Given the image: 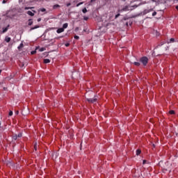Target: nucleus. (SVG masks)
<instances>
[{
  "mask_svg": "<svg viewBox=\"0 0 178 178\" xmlns=\"http://www.w3.org/2000/svg\"><path fill=\"white\" fill-rule=\"evenodd\" d=\"M139 61L143 66H147L149 62V58L147 56H142L140 58Z\"/></svg>",
  "mask_w": 178,
  "mask_h": 178,
  "instance_id": "1",
  "label": "nucleus"
},
{
  "mask_svg": "<svg viewBox=\"0 0 178 178\" xmlns=\"http://www.w3.org/2000/svg\"><path fill=\"white\" fill-rule=\"evenodd\" d=\"M154 11V8H149V9H145L143 10V15H145L151 12Z\"/></svg>",
  "mask_w": 178,
  "mask_h": 178,
  "instance_id": "2",
  "label": "nucleus"
},
{
  "mask_svg": "<svg viewBox=\"0 0 178 178\" xmlns=\"http://www.w3.org/2000/svg\"><path fill=\"white\" fill-rule=\"evenodd\" d=\"M87 101H88L89 103L93 104V103H95V102H96L97 101V99L96 97H93V99H91V98L87 99Z\"/></svg>",
  "mask_w": 178,
  "mask_h": 178,
  "instance_id": "3",
  "label": "nucleus"
},
{
  "mask_svg": "<svg viewBox=\"0 0 178 178\" xmlns=\"http://www.w3.org/2000/svg\"><path fill=\"white\" fill-rule=\"evenodd\" d=\"M39 28H40L39 25H35L34 26L30 28L29 31L31 32L32 31L35 30Z\"/></svg>",
  "mask_w": 178,
  "mask_h": 178,
  "instance_id": "4",
  "label": "nucleus"
},
{
  "mask_svg": "<svg viewBox=\"0 0 178 178\" xmlns=\"http://www.w3.org/2000/svg\"><path fill=\"white\" fill-rule=\"evenodd\" d=\"M65 31V29L64 28H58L57 30H56V33H63Z\"/></svg>",
  "mask_w": 178,
  "mask_h": 178,
  "instance_id": "5",
  "label": "nucleus"
},
{
  "mask_svg": "<svg viewBox=\"0 0 178 178\" xmlns=\"http://www.w3.org/2000/svg\"><path fill=\"white\" fill-rule=\"evenodd\" d=\"M10 25H8L6 27L2 28V33H5L8 31Z\"/></svg>",
  "mask_w": 178,
  "mask_h": 178,
  "instance_id": "6",
  "label": "nucleus"
},
{
  "mask_svg": "<svg viewBox=\"0 0 178 178\" xmlns=\"http://www.w3.org/2000/svg\"><path fill=\"white\" fill-rule=\"evenodd\" d=\"M4 41L7 43H9L11 41V38L8 36H6L4 38Z\"/></svg>",
  "mask_w": 178,
  "mask_h": 178,
  "instance_id": "7",
  "label": "nucleus"
},
{
  "mask_svg": "<svg viewBox=\"0 0 178 178\" xmlns=\"http://www.w3.org/2000/svg\"><path fill=\"white\" fill-rule=\"evenodd\" d=\"M33 24V19H28V26H32Z\"/></svg>",
  "mask_w": 178,
  "mask_h": 178,
  "instance_id": "8",
  "label": "nucleus"
},
{
  "mask_svg": "<svg viewBox=\"0 0 178 178\" xmlns=\"http://www.w3.org/2000/svg\"><path fill=\"white\" fill-rule=\"evenodd\" d=\"M26 13H27L28 15H29L31 17H33L35 15L34 13H33L31 10H28Z\"/></svg>",
  "mask_w": 178,
  "mask_h": 178,
  "instance_id": "9",
  "label": "nucleus"
},
{
  "mask_svg": "<svg viewBox=\"0 0 178 178\" xmlns=\"http://www.w3.org/2000/svg\"><path fill=\"white\" fill-rule=\"evenodd\" d=\"M175 42V39L174 38H171L169 41H168V43L170 44V43H173Z\"/></svg>",
  "mask_w": 178,
  "mask_h": 178,
  "instance_id": "10",
  "label": "nucleus"
},
{
  "mask_svg": "<svg viewBox=\"0 0 178 178\" xmlns=\"http://www.w3.org/2000/svg\"><path fill=\"white\" fill-rule=\"evenodd\" d=\"M23 47H24V44H23L22 42H21V43L19 44V45L17 47V49H18V50H20V49H22Z\"/></svg>",
  "mask_w": 178,
  "mask_h": 178,
  "instance_id": "11",
  "label": "nucleus"
},
{
  "mask_svg": "<svg viewBox=\"0 0 178 178\" xmlns=\"http://www.w3.org/2000/svg\"><path fill=\"white\" fill-rule=\"evenodd\" d=\"M43 61H44V63L45 64L49 63L51 62L50 59L49 58H44Z\"/></svg>",
  "mask_w": 178,
  "mask_h": 178,
  "instance_id": "12",
  "label": "nucleus"
},
{
  "mask_svg": "<svg viewBox=\"0 0 178 178\" xmlns=\"http://www.w3.org/2000/svg\"><path fill=\"white\" fill-rule=\"evenodd\" d=\"M67 27H68V23H65V24H63V30L67 29Z\"/></svg>",
  "mask_w": 178,
  "mask_h": 178,
  "instance_id": "13",
  "label": "nucleus"
},
{
  "mask_svg": "<svg viewBox=\"0 0 178 178\" xmlns=\"http://www.w3.org/2000/svg\"><path fill=\"white\" fill-rule=\"evenodd\" d=\"M134 65L137 66V67H140V62H134Z\"/></svg>",
  "mask_w": 178,
  "mask_h": 178,
  "instance_id": "14",
  "label": "nucleus"
},
{
  "mask_svg": "<svg viewBox=\"0 0 178 178\" xmlns=\"http://www.w3.org/2000/svg\"><path fill=\"white\" fill-rule=\"evenodd\" d=\"M60 6L59 4H55V5L53 6L54 9H56V8H60Z\"/></svg>",
  "mask_w": 178,
  "mask_h": 178,
  "instance_id": "15",
  "label": "nucleus"
},
{
  "mask_svg": "<svg viewBox=\"0 0 178 178\" xmlns=\"http://www.w3.org/2000/svg\"><path fill=\"white\" fill-rule=\"evenodd\" d=\"M82 13H84V14L87 13H88L87 8H83L82 9Z\"/></svg>",
  "mask_w": 178,
  "mask_h": 178,
  "instance_id": "16",
  "label": "nucleus"
},
{
  "mask_svg": "<svg viewBox=\"0 0 178 178\" xmlns=\"http://www.w3.org/2000/svg\"><path fill=\"white\" fill-rule=\"evenodd\" d=\"M136 154L137 156H139L141 154V150L137 149L136 152Z\"/></svg>",
  "mask_w": 178,
  "mask_h": 178,
  "instance_id": "17",
  "label": "nucleus"
},
{
  "mask_svg": "<svg viewBox=\"0 0 178 178\" xmlns=\"http://www.w3.org/2000/svg\"><path fill=\"white\" fill-rule=\"evenodd\" d=\"M45 50H46L45 47H41L39 49V51H40V52L44 51Z\"/></svg>",
  "mask_w": 178,
  "mask_h": 178,
  "instance_id": "18",
  "label": "nucleus"
},
{
  "mask_svg": "<svg viewBox=\"0 0 178 178\" xmlns=\"http://www.w3.org/2000/svg\"><path fill=\"white\" fill-rule=\"evenodd\" d=\"M169 113L170 115H174V114H175V110H170Z\"/></svg>",
  "mask_w": 178,
  "mask_h": 178,
  "instance_id": "19",
  "label": "nucleus"
},
{
  "mask_svg": "<svg viewBox=\"0 0 178 178\" xmlns=\"http://www.w3.org/2000/svg\"><path fill=\"white\" fill-rule=\"evenodd\" d=\"M84 3V2H79V3L76 4V7H79L80 6L83 5Z\"/></svg>",
  "mask_w": 178,
  "mask_h": 178,
  "instance_id": "20",
  "label": "nucleus"
},
{
  "mask_svg": "<svg viewBox=\"0 0 178 178\" xmlns=\"http://www.w3.org/2000/svg\"><path fill=\"white\" fill-rule=\"evenodd\" d=\"M13 139L14 140H17V135L15 134L13 136Z\"/></svg>",
  "mask_w": 178,
  "mask_h": 178,
  "instance_id": "21",
  "label": "nucleus"
},
{
  "mask_svg": "<svg viewBox=\"0 0 178 178\" xmlns=\"http://www.w3.org/2000/svg\"><path fill=\"white\" fill-rule=\"evenodd\" d=\"M34 149H35V151H37V149H38V143L34 144Z\"/></svg>",
  "mask_w": 178,
  "mask_h": 178,
  "instance_id": "22",
  "label": "nucleus"
},
{
  "mask_svg": "<svg viewBox=\"0 0 178 178\" xmlns=\"http://www.w3.org/2000/svg\"><path fill=\"white\" fill-rule=\"evenodd\" d=\"M22 134L19 133L18 135H17V138H22Z\"/></svg>",
  "mask_w": 178,
  "mask_h": 178,
  "instance_id": "23",
  "label": "nucleus"
},
{
  "mask_svg": "<svg viewBox=\"0 0 178 178\" xmlns=\"http://www.w3.org/2000/svg\"><path fill=\"white\" fill-rule=\"evenodd\" d=\"M156 15H157V12H156V11H154V12L152 13V16H153V17H155Z\"/></svg>",
  "mask_w": 178,
  "mask_h": 178,
  "instance_id": "24",
  "label": "nucleus"
},
{
  "mask_svg": "<svg viewBox=\"0 0 178 178\" xmlns=\"http://www.w3.org/2000/svg\"><path fill=\"white\" fill-rule=\"evenodd\" d=\"M36 54V50H34V51H31V55H34V54Z\"/></svg>",
  "mask_w": 178,
  "mask_h": 178,
  "instance_id": "25",
  "label": "nucleus"
},
{
  "mask_svg": "<svg viewBox=\"0 0 178 178\" xmlns=\"http://www.w3.org/2000/svg\"><path fill=\"white\" fill-rule=\"evenodd\" d=\"M120 16V13L115 15V19H118Z\"/></svg>",
  "mask_w": 178,
  "mask_h": 178,
  "instance_id": "26",
  "label": "nucleus"
},
{
  "mask_svg": "<svg viewBox=\"0 0 178 178\" xmlns=\"http://www.w3.org/2000/svg\"><path fill=\"white\" fill-rule=\"evenodd\" d=\"M74 38L75 40H79V35H74Z\"/></svg>",
  "mask_w": 178,
  "mask_h": 178,
  "instance_id": "27",
  "label": "nucleus"
},
{
  "mask_svg": "<svg viewBox=\"0 0 178 178\" xmlns=\"http://www.w3.org/2000/svg\"><path fill=\"white\" fill-rule=\"evenodd\" d=\"M13 115V111H9L8 115H9V116H12Z\"/></svg>",
  "mask_w": 178,
  "mask_h": 178,
  "instance_id": "28",
  "label": "nucleus"
},
{
  "mask_svg": "<svg viewBox=\"0 0 178 178\" xmlns=\"http://www.w3.org/2000/svg\"><path fill=\"white\" fill-rule=\"evenodd\" d=\"M164 44L163 42H161V44H158L157 47H161Z\"/></svg>",
  "mask_w": 178,
  "mask_h": 178,
  "instance_id": "29",
  "label": "nucleus"
},
{
  "mask_svg": "<svg viewBox=\"0 0 178 178\" xmlns=\"http://www.w3.org/2000/svg\"><path fill=\"white\" fill-rule=\"evenodd\" d=\"M71 5H72L71 3H67L66 4V6H67V7H70Z\"/></svg>",
  "mask_w": 178,
  "mask_h": 178,
  "instance_id": "30",
  "label": "nucleus"
},
{
  "mask_svg": "<svg viewBox=\"0 0 178 178\" xmlns=\"http://www.w3.org/2000/svg\"><path fill=\"white\" fill-rule=\"evenodd\" d=\"M41 20H42V19H41V18H38V19H37V22H41Z\"/></svg>",
  "mask_w": 178,
  "mask_h": 178,
  "instance_id": "31",
  "label": "nucleus"
},
{
  "mask_svg": "<svg viewBox=\"0 0 178 178\" xmlns=\"http://www.w3.org/2000/svg\"><path fill=\"white\" fill-rule=\"evenodd\" d=\"M121 11H127V8H124L121 10Z\"/></svg>",
  "mask_w": 178,
  "mask_h": 178,
  "instance_id": "32",
  "label": "nucleus"
},
{
  "mask_svg": "<svg viewBox=\"0 0 178 178\" xmlns=\"http://www.w3.org/2000/svg\"><path fill=\"white\" fill-rule=\"evenodd\" d=\"M88 19V17H84V20L87 21Z\"/></svg>",
  "mask_w": 178,
  "mask_h": 178,
  "instance_id": "33",
  "label": "nucleus"
},
{
  "mask_svg": "<svg viewBox=\"0 0 178 178\" xmlns=\"http://www.w3.org/2000/svg\"><path fill=\"white\" fill-rule=\"evenodd\" d=\"M41 11H42V12H45V11H46V9H45V8H42V9L41 10Z\"/></svg>",
  "mask_w": 178,
  "mask_h": 178,
  "instance_id": "34",
  "label": "nucleus"
},
{
  "mask_svg": "<svg viewBox=\"0 0 178 178\" xmlns=\"http://www.w3.org/2000/svg\"><path fill=\"white\" fill-rule=\"evenodd\" d=\"M70 46V43H66L65 44V47H69Z\"/></svg>",
  "mask_w": 178,
  "mask_h": 178,
  "instance_id": "35",
  "label": "nucleus"
},
{
  "mask_svg": "<svg viewBox=\"0 0 178 178\" xmlns=\"http://www.w3.org/2000/svg\"><path fill=\"white\" fill-rule=\"evenodd\" d=\"M2 3H6V0H3Z\"/></svg>",
  "mask_w": 178,
  "mask_h": 178,
  "instance_id": "36",
  "label": "nucleus"
},
{
  "mask_svg": "<svg viewBox=\"0 0 178 178\" xmlns=\"http://www.w3.org/2000/svg\"><path fill=\"white\" fill-rule=\"evenodd\" d=\"M0 129H3V127H1V121H0Z\"/></svg>",
  "mask_w": 178,
  "mask_h": 178,
  "instance_id": "37",
  "label": "nucleus"
},
{
  "mask_svg": "<svg viewBox=\"0 0 178 178\" xmlns=\"http://www.w3.org/2000/svg\"><path fill=\"white\" fill-rule=\"evenodd\" d=\"M94 1H96V0H90V3H93Z\"/></svg>",
  "mask_w": 178,
  "mask_h": 178,
  "instance_id": "38",
  "label": "nucleus"
},
{
  "mask_svg": "<svg viewBox=\"0 0 178 178\" xmlns=\"http://www.w3.org/2000/svg\"><path fill=\"white\" fill-rule=\"evenodd\" d=\"M175 8L177 10H178V6H176Z\"/></svg>",
  "mask_w": 178,
  "mask_h": 178,
  "instance_id": "39",
  "label": "nucleus"
},
{
  "mask_svg": "<svg viewBox=\"0 0 178 178\" xmlns=\"http://www.w3.org/2000/svg\"><path fill=\"white\" fill-rule=\"evenodd\" d=\"M24 10H29L28 7H25Z\"/></svg>",
  "mask_w": 178,
  "mask_h": 178,
  "instance_id": "40",
  "label": "nucleus"
},
{
  "mask_svg": "<svg viewBox=\"0 0 178 178\" xmlns=\"http://www.w3.org/2000/svg\"><path fill=\"white\" fill-rule=\"evenodd\" d=\"M152 2H156V0H152Z\"/></svg>",
  "mask_w": 178,
  "mask_h": 178,
  "instance_id": "41",
  "label": "nucleus"
},
{
  "mask_svg": "<svg viewBox=\"0 0 178 178\" xmlns=\"http://www.w3.org/2000/svg\"><path fill=\"white\" fill-rule=\"evenodd\" d=\"M18 113H19V111H16V114L18 115Z\"/></svg>",
  "mask_w": 178,
  "mask_h": 178,
  "instance_id": "42",
  "label": "nucleus"
},
{
  "mask_svg": "<svg viewBox=\"0 0 178 178\" xmlns=\"http://www.w3.org/2000/svg\"><path fill=\"white\" fill-rule=\"evenodd\" d=\"M174 3H175V0H172ZM178 1V0H177Z\"/></svg>",
  "mask_w": 178,
  "mask_h": 178,
  "instance_id": "43",
  "label": "nucleus"
},
{
  "mask_svg": "<svg viewBox=\"0 0 178 178\" xmlns=\"http://www.w3.org/2000/svg\"><path fill=\"white\" fill-rule=\"evenodd\" d=\"M1 72H2V70H0V74L1 73Z\"/></svg>",
  "mask_w": 178,
  "mask_h": 178,
  "instance_id": "44",
  "label": "nucleus"
},
{
  "mask_svg": "<svg viewBox=\"0 0 178 178\" xmlns=\"http://www.w3.org/2000/svg\"><path fill=\"white\" fill-rule=\"evenodd\" d=\"M145 163V161H143V163Z\"/></svg>",
  "mask_w": 178,
  "mask_h": 178,
  "instance_id": "45",
  "label": "nucleus"
}]
</instances>
